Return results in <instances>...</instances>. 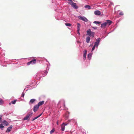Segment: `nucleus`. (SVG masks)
I'll return each instance as SVG.
<instances>
[{"mask_svg":"<svg viewBox=\"0 0 134 134\" xmlns=\"http://www.w3.org/2000/svg\"><path fill=\"white\" fill-rule=\"evenodd\" d=\"M65 25L67 26H70L71 25V24L70 23H65Z\"/></svg>","mask_w":134,"mask_h":134,"instance_id":"23","label":"nucleus"},{"mask_svg":"<svg viewBox=\"0 0 134 134\" xmlns=\"http://www.w3.org/2000/svg\"><path fill=\"white\" fill-rule=\"evenodd\" d=\"M92 28L95 29H97V27H92Z\"/></svg>","mask_w":134,"mask_h":134,"instance_id":"33","label":"nucleus"},{"mask_svg":"<svg viewBox=\"0 0 134 134\" xmlns=\"http://www.w3.org/2000/svg\"><path fill=\"white\" fill-rule=\"evenodd\" d=\"M24 93H23L22 95H21V97H24Z\"/></svg>","mask_w":134,"mask_h":134,"instance_id":"32","label":"nucleus"},{"mask_svg":"<svg viewBox=\"0 0 134 134\" xmlns=\"http://www.w3.org/2000/svg\"><path fill=\"white\" fill-rule=\"evenodd\" d=\"M90 40V37H87L86 39V42L87 43H88L89 42Z\"/></svg>","mask_w":134,"mask_h":134,"instance_id":"14","label":"nucleus"},{"mask_svg":"<svg viewBox=\"0 0 134 134\" xmlns=\"http://www.w3.org/2000/svg\"><path fill=\"white\" fill-rule=\"evenodd\" d=\"M64 123H63L61 125V130L63 131L64 130V129L65 128V127L64 126Z\"/></svg>","mask_w":134,"mask_h":134,"instance_id":"11","label":"nucleus"},{"mask_svg":"<svg viewBox=\"0 0 134 134\" xmlns=\"http://www.w3.org/2000/svg\"><path fill=\"white\" fill-rule=\"evenodd\" d=\"M85 8H91L90 6L89 5H86L85 6Z\"/></svg>","mask_w":134,"mask_h":134,"instance_id":"21","label":"nucleus"},{"mask_svg":"<svg viewBox=\"0 0 134 134\" xmlns=\"http://www.w3.org/2000/svg\"><path fill=\"white\" fill-rule=\"evenodd\" d=\"M3 124L5 126H7L9 125L8 123L6 120H4L2 122Z\"/></svg>","mask_w":134,"mask_h":134,"instance_id":"7","label":"nucleus"},{"mask_svg":"<svg viewBox=\"0 0 134 134\" xmlns=\"http://www.w3.org/2000/svg\"><path fill=\"white\" fill-rule=\"evenodd\" d=\"M83 59L85 60L86 59V55H85V54H83Z\"/></svg>","mask_w":134,"mask_h":134,"instance_id":"28","label":"nucleus"},{"mask_svg":"<svg viewBox=\"0 0 134 134\" xmlns=\"http://www.w3.org/2000/svg\"><path fill=\"white\" fill-rule=\"evenodd\" d=\"M67 125V124L64 123V126H66Z\"/></svg>","mask_w":134,"mask_h":134,"instance_id":"34","label":"nucleus"},{"mask_svg":"<svg viewBox=\"0 0 134 134\" xmlns=\"http://www.w3.org/2000/svg\"><path fill=\"white\" fill-rule=\"evenodd\" d=\"M57 125H58V122H57Z\"/></svg>","mask_w":134,"mask_h":134,"instance_id":"36","label":"nucleus"},{"mask_svg":"<svg viewBox=\"0 0 134 134\" xmlns=\"http://www.w3.org/2000/svg\"><path fill=\"white\" fill-rule=\"evenodd\" d=\"M107 25V23H106L105 22V23H103L102 24H101V27L102 28L103 27Z\"/></svg>","mask_w":134,"mask_h":134,"instance_id":"15","label":"nucleus"},{"mask_svg":"<svg viewBox=\"0 0 134 134\" xmlns=\"http://www.w3.org/2000/svg\"><path fill=\"white\" fill-rule=\"evenodd\" d=\"M94 23H95L96 24H99L100 23V22L99 21H94L93 22Z\"/></svg>","mask_w":134,"mask_h":134,"instance_id":"24","label":"nucleus"},{"mask_svg":"<svg viewBox=\"0 0 134 134\" xmlns=\"http://www.w3.org/2000/svg\"><path fill=\"white\" fill-rule=\"evenodd\" d=\"M79 19H81L86 22H87L88 21V19L85 17L84 16H79Z\"/></svg>","mask_w":134,"mask_h":134,"instance_id":"2","label":"nucleus"},{"mask_svg":"<svg viewBox=\"0 0 134 134\" xmlns=\"http://www.w3.org/2000/svg\"><path fill=\"white\" fill-rule=\"evenodd\" d=\"M2 121V118L0 117V122Z\"/></svg>","mask_w":134,"mask_h":134,"instance_id":"35","label":"nucleus"},{"mask_svg":"<svg viewBox=\"0 0 134 134\" xmlns=\"http://www.w3.org/2000/svg\"><path fill=\"white\" fill-rule=\"evenodd\" d=\"M31 63L32 64H35L36 63V60L35 59H34L32 60H31Z\"/></svg>","mask_w":134,"mask_h":134,"instance_id":"16","label":"nucleus"},{"mask_svg":"<svg viewBox=\"0 0 134 134\" xmlns=\"http://www.w3.org/2000/svg\"><path fill=\"white\" fill-rule=\"evenodd\" d=\"M33 113L31 112H29L27 115L23 119L24 120H29L30 117L32 116Z\"/></svg>","mask_w":134,"mask_h":134,"instance_id":"1","label":"nucleus"},{"mask_svg":"<svg viewBox=\"0 0 134 134\" xmlns=\"http://www.w3.org/2000/svg\"><path fill=\"white\" fill-rule=\"evenodd\" d=\"M42 114H41L40 115H38V116H36L35 117L34 119H33L32 120V121H33L34 120L38 118H39V117H40L42 115Z\"/></svg>","mask_w":134,"mask_h":134,"instance_id":"17","label":"nucleus"},{"mask_svg":"<svg viewBox=\"0 0 134 134\" xmlns=\"http://www.w3.org/2000/svg\"><path fill=\"white\" fill-rule=\"evenodd\" d=\"M3 103V101L2 100H0V105L1 104Z\"/></svg>","mask_w":134,"mask_h":134,"instance_id":"29","label":"nucleus"},{"mask_svg":"<svg viewBox=\"0 0 134 134\" xmlns=\"http://www.w3.org/2000/svg\"><path fill=\"white\" fill-rule=\"evenodd\" d=\"M119 14L120 15H124L123 13L122 12H120V13H119Z\"/></svg>","mask_w":134,"mask_h":134,"instance_id":"30","label":"nucleus"},{"mask_svg":"<svg viewBox=\"0 0 134 134\" xmlns=\"http://www.w3.org/2000/svg\"><path fill=\"white\" fill-rule=\"evenodd\" d=\"M94 13L97 15H99L100 14V12L99 10H96L94 12Z\"/></svg>","mask_w":134,"mask_h":134,"instance_id":"9","label":"nucleus"},{"mask_svg":"<svg viewBox=\"0 0 134 134\" xmlns=\"http://www.w3.org/2000/svg\"><path fill=\"white\" fill-rule=\"evenodd\" d=\"M86 54H87V50H86V49L85 50V51L84 52V54H85V55H86Z\"/></svg>","mask_w":134,"mask_h":134,"instance_id":"26","label":"nucleus"},{"mask_svg":"<svg viewBox=\"0 0 134 134\" xmlns=\"http://www.w3.org/2000/svg\"><path fill=\"white\" fill-rule=\"evenodd\" d=\"M31 63V61L30 62H29L27 63V65H29Z\"/></svg>","mask_w":134,"mask_h":134,"instance_id":"31","label":"nucleus"},{"mask_svg":"<svg viewBox=\"0 0 134 134\" xmlns=\"http://www.w3.org/2000/svg\"><path fill=\"white\" fill-rule=\"evenodd\" d=\"M55 131V129H54L53 128L50 131V133L51 134H52Z\"/></svg>","mask_w":134,"mask_h":134,"instance_id":"22","label":"nucleus"},{"mask_svg":"<svg viewBox=\"0 0 134 134\" xmlns=\"http://www.w3.org/2000/svg\"><path fill=\"white\" fill-rule=\"evenodd\" d=\"M96 41L94 45L96 46L97 47L100 41V39L99 38H98L96 40Z\"/></svg>","mask_w":134,"mask_h":134,"instance_id":"3","label":"nucleus"},{"mask_svg":"<svg viewBox=\"0 0 134 134\" xmlns=\"http://www.w3.org/2000/svg\"><path fill=\"white\" fill-rule=\"evenodd\" d=\"M39 107L37 105H36L34 106L33 110L34 112H35L36 111L38 108H39Z\"/></svg>","mask_w":134,"mask_h":134,"instance_id":"4","label":"nucleus"},{"mask_svg":"<svg viewBox=\"0 0 134 134\" xmlns=\"http://www.w3.org/2000/svg\"><path fill=\"white\" fill-rule=\"evenodd\" d=\"M105 23H107V25L109 26L111 24L112 22L110 20H107L106 22Z\"/></svg>","mask_w":134,"mask_h":134,"instance_id":"6","label":"nucleus"},{"mask_svg":"<svg viewBox=\"0 0 134 134\" xmlns=\"http://www.w3.org/2000/svg\"><path fill=\"white\" fill-rule=\"evenodd\" d=\"M94 33L93 32H92L91 33L90 36H91L92 37H93L94 36Z\"/></svg>","mask_w":134,"mask_h":134,"instance_id":"18","label":"nucleus"},{"mask_svg":"<svg viewBox=\"0 0 134 134\" xmlns=\"http://www.w3.org/2000/svg\"><path fill=\"white\" fill-rule=\"evenodd\" d=\"M80 25L79 23H77V31L78 32V33L80 34V33L79 32V30H80Z\"/></svg>","mask_w":134,"mask_h":134,"instance_id":"8","label":"nucleus"},{"mask_svg":"<svg viewBox=\"0 0 134 134\" xmlns=\"http://www.w3.org/2000/svg\"><path fill=\"white\" fill-rule=\"evenodd\" d=\"M91 54H89L88 55V58L89 60H90L91 58Z\"/></svg>","mask_w":134,"mask_h":134,"instance_id":"19","label":"nucleus"},{"mask_svg":"<svg viewBox=\"0 0 134 134\" xmlns=\"http://www.w3.org/2000/svg\"><path fill=\"white\" fill-rule=\"evenodd\" d=\"M96 47V46H95L94 45V46L93 47H92V51H93L94 50Z\"/></svg>","mask_w":134,"mask_h":134,"instance_id":"27","label":"nucleus"},{"mask_svg":"<svg viewBox=\"0 0 134 134\" xmlns=\"http://www.w3.org/2000/svg\"><path fill=\"white\" fill-rule=\"evenodd\" d=\"M35 101V99H31L30 101L29 102V104H31L33 103Z\"/></svg>","mask_w":134,"mask_h":134,"instance_id":"13","label":"nucleus"},{"mask_svg":"<svg viewBox=\"0 0 134 134\" xmlns=\"http://www.w3.org/2000/svg\"><path fill=\"white\" fill-rule=\"evenodd\" d=\"M13 126L12 125H11L10 126L8 127L7 129V130L6 131V132H9L12 129V128Z\"/></svg>","mask_w":134,"mask_h":134,"instance_id":"5","label":"nucleus"},{"mask_svg":"<svg viewBox=\"0 0 134 134\" xmlns=\"http://www.w3.org/2000/svg\"><path fill=\"white\" fill-rule=\"evenodd\" d=\"M17 101V100H14V101H12L11 102V103L13 104H15V103H16V101Z\"/></svg>","mask_w":134,"mask_h":134,"instance_id":"25","label":"nucleus"},{"mask_svg":"<svg viewBox=\"0 0 134 134\" xmlns=\"http://www.w3.org/2000/svg\"><path fill=\"white\" fill-rule=\"evenodd\" d=\"M44 101H41L38 103L37 105L39 107L40 106H41L42 105L44 104Z\"/></svg>","mask_w":134,"mask_h":134,"instance_id":"10","label":"nucleus"},{"mask_svg":"<svg viewBox=\"0 0 134 134\" xmlns=\"http://www.w3.org/2000/svg\"><path fill=\"white\" fill-rule=\"evenodd\" d=\"M91 32V29H88L87 31V35L90 36V34Z\"/></svg>","mask_w":134,"mask_h":134,"instance_id":"12","label":"nucleus"},{"mask_svg":"<svg viewBox=\"0 0 134 134\" xmlns=\"http://www.w3.org/2000/svg\"><path fill=\"white\" fill-rule=\"evenodd\" d=\"M4 127V126L3 125V124H1L0 125V128L2 130H3V128Z\"/></svg>","mask_w":134,"mask_h":134,"instance_id":"20","label":"nucleus"}]
</instances>
